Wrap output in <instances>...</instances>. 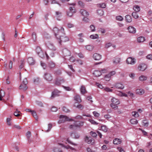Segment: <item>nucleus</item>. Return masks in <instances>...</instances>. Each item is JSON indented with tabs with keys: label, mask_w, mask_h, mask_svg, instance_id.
<instances>
[{
	"label": "nucleus",
	"mask_w": 152,
	"mask_h": 152,
	"mask_svg": "<svg viewBox=\"0 0 152 152\" xmlns=\"http://www.w3.org/2000/svg\"><path fill=\"white\" fill-rule=\"evenodd\" d=\"M116 19L118 21H122L123 20V18L121 16L119 15L116 17Z\"/></svg>",
	"instance_id": "de8ad7c7"
},
{
	"label": "nucleus",
	"mask_w": 152,
	"mask_h": 152,
	"mask_svg": "<svg viewBox=\"0 0 152 152\" xmlns=\"http://www.w3.org/2000/svg\"><path fill=\"white\" fill-rule=\"evenodd\" d=\"M61 72L60 70H57L54 73V74L56 75H58L61 74Z\"/></svg>",
	"instance_id": "680f3d73"
},
{
	"label": "nucleus",
	"mask_w": 152,
	"mask_h": 152,
	"mask_svg": "<svg viewBox=\"0 0 152 152\" xmlns=\"http://www.w3.org/2000/svg\"><path fill=\"white\" fill-rule=\"evenodd\" d=\"M53 151L54 152H62L61 150L57 147L54 148L53 149Z\"/></svg>",
	"instance_id": "49530a36"
},
{
	"label": "nucleus",
	"mask_w": 152,
	"mask_h": 152,
	"mask_svg": "<svg viewBox=\"0 0 152 152\" xmlns=\"http://www.w3.org/2000/svg\"><path fill=\"white\" fill-rule=\"evenodd\" d=\"M44 78L45 80L48 81H50L53 79V76L51 74L47 73L45 74Z\"/></svg>",
	"instance_id": "0eeeda50"
},
{
	"label": "nucleus",
	"mask_w": 152,
	"mask_h": 152,
	"mask_svg": "<svg viewBox=\"0 0 152 152\" xmlns=\"http://www.w3.org/2000/svg\"><path fill=\"white\" fill-rule=\"evenodd\" d=\"M57 38L59 39L58 42L60 44H61V42H66L69 40V38L67 37L64 36H59V38L58 37Z\"/></svg>",
	"instance_id": "1a4fd4ad"
},
{
	"label": "nucleus",
	"mask_w": 152,
	"mask_h": 152,
	"mask_svg": "<svg viewBox=\"0 0 152 152\" xmlns=\"http://www.w3.org/2000/svg\"><path fill=\"white\" fill-rule=\"evenodd\" d=\"M111 101L112 102L111 104H120V102L119 100L115 98H113Z\"/></svg>",
	"instance_id": "4be33fe9"
},
{
	"label": "nucleus",
	"mask_w": 152,
	"mask_h": 152,
	"mask_svg": "<svg viewBox=\"0 0 152 152\" xmlns=\"http://www.w3.org/2000/svg\"><path fill=\"white\" fill-rule=\"evenodd\" d=\"M147 68V65L144 63H141L139 64L138 67V69L140 71H144Z\"/></svg>",
	"instance_id": "9d476101"
},
{
	"label": "nucleus",
	"mask_w": 152,
	"mask_h": 152,
	"mask_svg": "<svg viewBox=\"0 0 152 152\" xmlns=\"http://www.w3.org/2000/svg\"><path fill=\"white\" fill-rule=\"evenodd\" d=\"M13 128H16L18 129H20L21 128V127L18 125H14L13 126Z\"/></svg>",
	"instance_id": "13d9d810"
},
{
	"label": "nucleus",
	"mask_w": 152,
	"mask_h": 152,
	"mask_svg": "<svg viewBox=\"0 0 152 152\" xmlns=\"http://www.w3.org/2000/svg\"><path fill=\"white\" fill-rule=\"evenodd\" d=\"M83 125V122L82 121H77L75 122L73 125H71L69 126V128L72 129H75L77 127L82 126Z\"/></svg>",
	"instance_id": "7ed1b4c3"
},
{
	"label": "nucleus",
	"mask_w": 152,
	"mask_h": 152,
	"mask_svg": "<svg viewBox=\"0 0 152 152\" xmlns=\"http://www.w3.org/2000/svg\"><path fill=\"white\" fill-rule=\"evenodd\" d=\"M117 105V104H111L110 106L112 107L114 109L116 110L118 108V106Z\"/></svg>",
	"instance_id": "3c124183"
},
{
	"label": "nucleus",
	"mask_w": 152,
	"mask_h": 152,
	"mask_svg": "<svg viewBox=\"0 0 152 152\" xmlns=\"http://www.w3.org/2000/svg\"><path fill=\"white\" fill-rule=\"evenodd\" d=\"M121 142V140L120 139L117 138H115L113 140V143L114 144H120Z\"/></svg>",
	"instance_id": "a878e982"
},
{
	"label": "nucleus",
	"mask_w": 152,
	"mask_h": 152,
	"mask_svg": "<svg viewBox=\"0 0 152 152\" xmlns=\"http://www.w3.org/2000/svg\"><path fill=\"white\" fill-rule=\"evenodd\" d=\"M59 118V120L58 121L59 124L64 123L66 121H73V119H69V117L64 115H60Z\"/></svg>",
	"instance_id": "20e7f679"
},
{
	"label": "nucleus",
	"mask_w": 152,
	"mask_h": 152,
	"mask_svg": "<svg viewBox=\"0 0 152 152\" xmlns=\"http://www.w3.org/2000/svg\"><path fill=\"white\" fill-rule=\"evenodd\" d=\"M102 75L100 69L99 70H96V77H99Z\"/></svg>",
	"instance_id": "79ce46f5"
},
{
	"label": "nucleus",
	"mask_w": 152,
	"mask_h": 152,
	"mask_svg": "<svg viewBox=\"0 0 152 152\" xmlns=\"http://www.w3.org/2000/svg\"><path fill=\"white\" fill-rule=\"evenodd\" d=\"M96 86H97L98 88L100 89H102L103 88L102 85L97 83H96Z\"/></svg>",
	"instance_id": "4d7b16f0"
},
{
	"label": "nucleus",
	"mask_w": 152,
	"mask_h": 152,
	"mask_svg": "<svg viewBox=\"0 0 152 152\" xmlns=\"http://www.w3.org/2000/svg\"><path fill=\"white\" fill-rule=\"evenodd\" d=\"M43 35L44 36V37L47 39H48L49 37H50V36H48V34L46 32H44L43 34Z\"/></svg>",
	"instance_id": "bf43d9fd"
},
{
	"label": "nucleus",
	"mask_w": 152,
	"mask_h": 152,
	"mask_svg": "<svg viewBox=\"0 0 152 152\" xmlns=\"http://www.w3.org/2000/svg\"><path fill=\"white\" fill-rule=\"evenodd\" d=\"M143 125L145 126H148V122L145 120H143L142 121Z\"/></svg>",
	"instance_id": "864d4df0"
},
{
	"label": "nucleus",
	"mask_w": 152,
	"mask_h": 152,
	"mask_svg": "<svg viewBox=\"0 0 152 152\" xmlns=\"http://www.w3.org/2000/svg\"><path fill=\"white\" fill-rule=\"evenodd\" d=\"M125 20L127 22L130 23L132 21V19L131 16L127 15L125 16Z\"/></svg>",
	"instance_id": "bb28decb"
},
{
	"label": "nucleus",
	"mask_w": 152,
	"mask_h": 152,
	"mask_svg": "<svg viewBox=\"0 0 152 152\" xmlns=\"http://www.w3.org/2000/svg\"><path fill=\"white\" fill-rule=\"evenodd\" d=\"M111 76L110 74H108L106 75L104 77V80L106 81H109L110 80Z\"/></svg>",
	"instance_id": "58836bf2"
},
{
	"label": "nucleus",
	"mask_w": 152,
	"mask_h": 152,
	"mask_svg": "<svg viewBox=\"0 0 152 152\" xmlns=\"http://www.w3.org/2000/svg\"><path fill=\"white\" fill-rule=\"evenodd\" d=\"M31 132L30 131H28L26 133V137L28 140L29 141L30 137L31 136Z\"/></svg>",
	"instance_id": "8fccbe9b"
},
{
	"label": "nucleus",
	"mask_w": 152,
	"mask_h": 152,
	"mask_svg": "<svg viewBox=\"0 0 152 152\" xmlns=\"http://www.w3.org/2000/svg\"><path fill=\"white\" fill-rule=\"evenodd\" d=\"M51 111L53 112H56L57 110L58 109L55 106H53L51 108Z\"/></svg>",
	"instance_id": "6e6d98bb"
},
{
	"label": "nucleus",
	"mask_w": 152,
	"mask_h": 152,
	"mask_svg": "<svg viewBox=\"0 0 152 152\" xmlns=\"http://www.w3.org/2000/svg\"><path fill=\"white\" fill-rule=\"evenodd\" d=\"M133 9L136 12H138L140 10V7L138 5H135L133 7Z\"/></svg>",
	"instance_id": "72a5a7b5"
},
{
	"label": "nucleus",
	"mask_w": 152,
	"mask_h": 152,
	"mask_svg": "<svg viewBox=\"0 0 152 152\" xmlns=\"http://www.w3.org/2000/svg\"><path fill=\"white\" fill-rule=\"evenodd\" d=\"M97 5L98 7L102 8H105L106 6V4L104 3L98 4Z\"/></svg>",
	"instance_id": "2f4dec72"
},
{
	"label": "nucleus",
	"mask_w": 152,
	"mask_h": 152,
	"mask_svg": "<svg viewBox=\"0 0 152 152\" xmlns=\"http://www.w3.org/2000/svg\"><path fill=\"white\" fill-rule=\"evenodd\" d=\"M55 17L58 20H60V18L62 16V12L60 11H56L55 12L54 15Z\"/></svg>",
	"instance_id": "4468645a"
},
{
	"label": "nucleus",
	"mask_w": 152,
	"mask_h": 152,
	"mask_svg": "<svg viewBox=\"0 0 152 152\" xmlns=\"http://www.w3.org/2000/svg\"><path fill=\"white\" fill-rule=\"evenodd\" d=\"M121 59L120 58L116 57L114 58L113 60V63L114 64H117L120 62Z\"/></svg>",
	"instance_id": "6ab92c4d"
},
{
	"label": "nucleus",
	"mask_w": 152,
	"mask_h": 152,
	"mask_svg": "<svg viewBox=\"0 0 152 152\" xmlns=\"http://www.w3.org/2000/svg\"><path fill=\"white\" fill-rule=\"evenodd\" d=\"M63 52L65 56H69L71 54L70 52L66 49H64L63 51Z\"/></svg>",
	"instance_id": "aec40b11"
},
{
	"label": "nucleus",
	"mask_w": 152,
	"mask_h": 152,
	"mask_svg": "<svg viewBox=\"0 0 152 152\" xmlns=\"http://www.w3.org/2000/svg\"><path fill=\"white\" fill-rule=\"evenodd\" d=\"M101 56L97 53H96V60H99L101 58Z\"/></svg>",
	"instance_id": "a18cd8bd"
},
{
	"label": "nucleus",
	"mask_w": 152,
	"mask_h": 152,
	"mask_svg": "<svg viewBox=\"0 0 152 152\" xmlns=\"http://www.w3.org/2000/svg\"><path fill=\"white\" fill-rule=\"evenodd\" d=\"M60 145H62L65 148H66L67 149H70L72 150H75V149L74 148H72L70 146H64L63 145H62V144H60Z\"/></svg>",
	"instance_id": "c03bdc74"
},
{
	"label": "nucleus",
	"mask_w": 152,
	"mask_h": 152,
	"mask_svg": "<svg viewBox=\"0 0 152 152\" xmlns=\"http://www.w3.org/2000/svg\"><path fill=\"white\" fill-rule=\"evenodd\" d=\"M36 51L39 56L41 58H43L44 57V53L42 51L41 48L39 47H37L36 49Z\"/></svg>",
	"instance_id": "6e6552de"
},
{
	"label": "nucleus",
	"mask_w": 152,
	"mask_h": 152,
	"mask_svg": "<svg viewBox=\"0 0 152 152\" xmlns=\"http://www.w3.org/2000/svg\"><path fill=\"white\" fill-rule=\"evenodd\" d=\"M64 28H61L60 30H58V29L56 27H55L53 29V31L54 32L57 38H58L57 36L60 34L61 33L63 32L64 31Z\"/></svg>",
	"instance_id": "423d86ee"
},
{
	"label": "nucleus",
	"mask_w": 152,
	"mask_h": 152,
	"mask_svg": "<svg viewBox=\"0 0 152 152\" xmlns=\"http://www.w3.org/2000/svg\"><path fill=\"white\" fill-rule=\"evenodd\" d=\"M97 13L100 16H102L104 14V12L102 10L99 9L97 10Z\"/></svg>",
	"instance_id": "c756f323"
},
{
	"label": "nucleus",
	"mask_w": 152,
	"mask_h": 152,
	"mask_svg": "<svg viewBox=\"0 0 152 152\" xmlns=\"http://www.w3.org/2000/svg\"><path fill=\"white\" fill-rule=\"evenodd\" d=\"M132 116L135 118L138 117L139 115L137 112L133 111L132 113Z\"/></svg>",
	"instance_id": "e433bc0d"
},
{
	"label": "nucleus",
	"mask_w": 152,
	"mask_h": 152,
	"mask_svg": "<svg viewBox=\"0 0 152 152\" xmlns=\"http://www.w3.org/2000/svg\"><path fill=\"white\" fill-rule=\"evenodd\" d=\"M137 40L139 43L143 42L145 41V38L144 37L141 36L137 38Z\"/></svg>",
	"instance_id": "cd10ccee"
},
{
	"label": "nucleus",
	"mask_w": 152,
	"mask_h": 152,
	"mask_svg": "<svg viewBox=\"0 0 152 152\" xmlns=\"http://www.w3.org/2000/svg\"><path fill=\"white\" fill-rule=\"evenodd\" d=\"M28 83L27 80L26 78H24L23 81L22 83L19 86V89L25 91L27 89L26 85Z\"/></svg>",
	"instance_id": "39448f33"
},
{
	"label": "nucleus",
	"mask_w": 152,
	"mask_h": 152,
	"mask_svg": "<svg viewBox=\"0 0 152 152\" xmlns=\"http://www.w3.org/2000/svg\"><path fill=\"white\" fill-rule=\"evenodd\" d=\"M69 61L71 62H74L75 61V59L74 57L72 56L70 58Z\"/></svg>",
	"instance_id": "69168bd1"
},
{
	"label": "nucleus",
	"mask_w": 152,
	"mask_h": 152,
	"mask_svg": "<svg viewBox=\"0 0 152 152\" xmlns=\"http://www.w3.org/2000/svg\"><path fill=\"white\" fill-rule=\"evenodd\" d=\"M127 63L128 64H134L135 63V61L134 59H132L131 57L128 58L126 60Z\"/></svg>",
	"instance_id": "dca6fc26"
},
{
	"label": "nucleus",
	"mask_w": 152,
	"mask_h": 152,
	"mask_svg": "<svg viewBox=\"0 0 152 152\" xmlns=\"http://www.w3.org/2000/svg\"><path fill=\"white\" fill-rule=\"evenodd\" d=\"M48 66L50 68H53L55 66V64L53 61H50L48 63Z\"/></svg>",
	"instance_id": "b1692460"
},
{
	"label": "nucleus",
	"mask_w": 152,
	"mask_h": 152,
	"mask_svg": "<svg viewBox=\"0 0 152 152\" xmlns=\"http://www.w3.org/2000/svg\"><path fill=\"white\" fill-rule=\"evenodd\" d=\"M98 129L106 132L107 131V128L106 126L100 124L99 125Z\"/></svg>",
	"instance_id": "ddd939ff"
},
{
	"label": "nucleus",
	"mask_w": 152,
	"mask_h": 152,
	"mask_svg": "<svg viewBox=\"0 0 152 152\" xmlns=\"http://www.w3.org/2000/svg\"><path fill=\"white\" fill-rule=\"evenodd\" d=\"M64 82V80L61 78H57L55 80V84L57 86H59L62 83Z\"/></svg>",
	"instance_id": "f8f14e48"
},
{
	"label": "nucleus",
	"mask_w": 152,
	"mask_h": 152,
	"mask_svg": "<svg viewBox=\"0 0 152 152\" xmlns=\"http://www.w3.org/2000/svg\"><path fill=\"white\" fill-rule=\"evenodd\" d=\"M96 133H97V134L96 135V136L98 135L99 137L100 138H102V134L100 132H99V131H96Z\"/></svg>",
	"instance_id": "052dcab7"
},
{
	"label": "nucleus",
	"mask_w": 152,
	"mask_h": 152,
	"mask_svg": "<svg viewBox=\"0 0 152 152\" xmlns=\"http://www.w3.org/2000/svg\"><path fill=\"white\" fill-rule=\"evenodd\" d=\"M31 114L35 118L36 120H37L38 117L36 112H35L34 111H32L31 113Z\"/></svg>",
	"instance_id": "ea45409f"
},
{
	"label": "nucleus",
	"mask_w": 152,
	"mask_h": 152,
	"mask_svg": "<svg viewBox=\"0 0 152 152\" xmlns=\"http://www.w3.org/2000/svg\"><path fill=\"white\" fill-rule=\"evenodd\" d=\"M61 92L57 90H54L52 92L51 98H53L56 96H58L59 95V94Z\"/></svg>",
	"instance_id": "f3484780"
},
{
	"label": "nucleus",
	"mask_w": 152,
	"mask_h": 152,
	"mask_svg": "<svg viewBox=\"0 0 152 152\" xmlns=\"http://www.w3.org/2000/svg\"><path fill=\"white\" fill-rule=\"evenodd\" d=\"M90 135L91 137H86L85 141L88 144L93 145L95 141L94 139L91 138V137H93L94 138H95V132L93 131H91L90 132Z\"/></svg>",
	"instance_id": "f257e3e1"
},
{
	"label": "nucleus",
	"mask_w": 152,
	"mask_h": 152,
	"mask_svg": "<svg viewBox=\"0 0 152 152\" xmlns=\"http://www.w3.org/2000/svg\"><path fill=\"white\" fill-rule=\"evenodd\" d=\"M46 44L47 45L48 47L50 49L53 50H56V48L50 42L48 41Z\"/></svg>",
	"instance_id": "9b49d317"
},
{
	"label": "nucleus",
	"mask_w": 152,
	"mask_h": 152,
	"mask_svg": "<svg viewBox=\"0 0 152 152\" xmlns=\"http://www.w3.org/2000/svg\"><path fill=\"white\" fill-rule=\"evenodd\" d=\"M5 92H4L2 91V90H1L0 92V100L1 101L2 100V98L3 97L5 96Z\"/></svg>",
	"instance_id": "4c0bfd02"
},
{
	"label": "nucleus",
	"mask_w": 152,
	"mask_h": 152,
	"mask_svg": "<svg viewBox=\"0 0 152 152\" xmlns=\"http://www.w3.org/2000/svg\"><path fill=\"white\" fill-rule=\"evenodd\" d=\"M78 4L81 7H83L84 6V3L81 1H79L78 2Z\"/></svg>",
	"instance_id": "e2e57ef3"
},
{
	"label": "nucleus",
	"mask_w": 152,
	"mask_h": 152,
	"mask_svg": "<svg viewBox=\"0 0 152 152\" xmlns=\"http://www.w3.org/2000/svg\"><path fill=\"white\" fill-rule=\"evenodd\" d=\"M32 37L33 39L35 41L37 39L36 34L35 32H33L32 34Z\"/></svg>",
	"instance_id": "09e8293b"
},
{
	"label": "nucleus",
	"mask_w": 152,
	"mask_h": 152,
	"mask_svg": "<svg viewBox=\"0 0 152 152\" xmlns=\"http://www.w3.org/2000/svg\"><path fill=\"white\" fill-rule=\"evenodd\" d=\"M74 100L78 102H80L82 100L80 96L79 95H77L74 97Z\"/></svg>",
	"instance_id": "393cba45"
},
{
	"label": "nucleus",
	"mask_w": 152,
	"mask_h": 152,
	"mask_svg": "<svg viewBox=\"0 0 152 152\" xmlns=\"http://www.w3.org/2000/svg\"><path fill=\"white\" fill-rule=\"evenodd\" d=\"M80 12L83 16L85 17H87L89 15L88 12L83 9H81L80 10Z\"/></svg>",
	"instance_id": "5701e85b"
},
{
	"label": "nucleus",
	"mask_w": 152,
	"mask_h": 152,
	"mask_svg": "<svg viewBox=\"0 0 152 152\" xmlns=\"http://www.w3.org/2000/svg\"><path fill=\"white\" fill-rule=\"evenodd\" d=\"M11 116H9L7 118V124L9 126H10L11 125V123L10 122L11 121Z\"/></svg>",
	"instance_id": "f704fd0d"
},
{
	"label": "nucleus",
	"mask_w": 152,
	"mask_h": 152,
	"mask_svg": "<svg viewBox=\"0 0 152 152\" xmlns=\"http://www.w3.org/2000/svg\"><path fill=\"white\" fill-rule=\"evenodd\" d=\"M117 149L119 152H125L124 150L121 147H119L117 148Z\"/></svg>",
	"instance_id": "774afa93"
},
{
	"label": "nucleus",
	"mask_w": 152,
	"mask_h": 152,
	"mask_svg": "<svg viewBox=\"0 0 152 152\" xmlns=\"http://www.w3.org/2000/svg\"><path fill=\"white\" fill-rule=\"evenodd\" d=\"M28 62L29 65H33L35 64V62L33 58L32 57H29L28 58Z\"/></svg>",
	"instance_id": "2eb2a0df"
},
{
	"label": "nucleus",
	"mask_w": 152,
	"mask_h": 152,
	"mask_svg": "<svg viewBox=\"0 0 152 152\" xmlns=\"http://www.w3.org/2000/svg\"><path fill=\"white\" fill-rule=\"evenodd\" d=\"M147 78V77L146 76L144 75H141L139 77V80L142 81H143L146 80Z\"/></svg>",
	"instance_id": "c85d7f7f"
},
{
	"label": "nucleus",
	"mask_w": 152,
	"mask_h": 152,
	"mask_svg": "<svg viewBox=\"0 0 152 152\" xmlns=\"http://www.w3.org/2000/svg\"><path fill=\"white\" fill-rule=\"evenodd\" d=\"M75 3H73L70 4L72 5L73 7H70L69 8V10L67 12V15L69 17H72L74 13L76 12V10L75 7H74L75 5Z\"/></svg>",
	"instance_id": "f03ea898"
},
{
	"label": "nucleus",
	"mask_w": 152,
	"mask_h": 152,
	"mask_svg": "<svg viewBox=\"0 0 152 152\" xmlns=\"http://www.w3.org/2000/svg\"><path fill=\"white\" fill-rule=\"evenodd\" d=\"M22 113L20 111H18L17 109H16V111H15L14 113V115L18 117L19 116H21Z\"/></svg>",
	"instance_id": "473e14b6"
},
{
	"label": "nucleus",
	"mask_w": 152,
	"mask_h": 152,
	"mask_svg": "<svg viewBox=\"0 0 152 152\" xmlns=\"http://www.w3.org/2000/svg\"><path fill=\"white\" fill-rule=\"evenodd\" d=\"M94 47L91 45H88L86 46V49L89 51L92 50L94 49Z\"/></svg>",
	"instance_id": "a19ab883"
},
{
	"label": "nucleus",
	"mask_w": 152,
	"mask_h": 152,
	"mask_svg": "<svg viewBox=\"0 0 152 152\" xmlns=\"http://www.w3.org/2000/svg\"><path fill=\"white\" fill-rule=\"evenodd\" d=\"M21 65L19 66V67L20 69H22L24 66L25 62L24 60H21Z\"/></svg>",
	"instance_id": "5fc2aeb1"
},
{
	"label": "nucleus",
	"mask_w": 152,
	"mask_h": 152,
	"mask_svg": "<svg viewBox=\"0 0 152 152\" xmlns=\"http://www.w3.org/2000/svg\"><path fill=\"white\" fill-rule=\"evenodd\" d=\"M127 29L129 32L130 33L134 34L136 32V29L132 26H129Z\"/></svg>",
	"instance_id": "a211bd4d"
},
{
	"label": "nucleus",
	"mask_w": 152,
	"mask_h": 152,
	"mask_svg": "<svg viewBox=\"0 0 152 152\" xmlns=\"http://www.w3.org/2000/svg\"><path fill=\"white\" fill-rule=\"evenodd\" d=\"M146 58L147 59L152 60V54H148L146 56Z\"/></svg>",
	"instance_id": "0e129e2a"
},
{
	"label": "nucleus",
	"mask_w": 152,
	"mask_h": 152,
	"mask_svg": "<svg viewBox=\"0 0 152 152\" xmlns=\"http://www.w3.org/2000/svg\"><path fill=\"white\" fill-rule=\"evenodd\" d=\"M80 92L83 94H84L86 92V88L84 86H81L80 88Z\"/></svg>",
	"instance_id": "7c9ffc66"
},
{
	"label": "nucleus",
	"mask_w": 152,
	"mask_h": 152,
	"mask_svg": "<svg viewBox=\"0 0 152 152\" xmlns=\"http://www.w3.org/2000/svg\"><path fill=\"white\" fill-rule=\"evenodd\" d=\"M62 110L64 112L66 113L68 112L69 111V110H68L66 107L64 106L63 107Z\"/></svg>",
	"instance_id": "603ef678"
},
{
	"label": "nucleus",
	"mask_w": 152,
	"mask_h": 152,
	"mask_svg": "<svg viewBox=\"0 0 152 152\" xmlns=\"http://www.w3.org/2000/svg\"><path fill=\"white\" fill-rule=\"evenodd\" d=\"M130 122L132 124H135L138 123V121L135 118H132L130 120Z\"/></svg>",
	"instance_id": "c9c22d12"
},
{
	"label": "nucleus",
	"mask_w": 152,
	"mask_h": 152,
	"mask_svg": "<svg viewBox=\"0 0 152 152\" xmlns=\"http://www.w3.org/2000/svg\"><path fill=\"white\" fill-rule=\"evenodd\" d=\"M114 87L119 89H123L124 86L122 84L118 83L115 84Z\"/></svg>",
	"instance_id": "412c9836"
},
{
	"label": "nucleus",
	"mask_w": 152,
	"mask_h": 152,
	"mask_svg": "<svg viewBox=\"0 0 152 152\" xmlns=\"http://www.w3.org/2000/svg\"><path fill=\"white\" fill-rule=\"evenodd\" d=\"M132 15L133 17L135 19H137L139 17V16L137 15V12H133L132 13Z\"/></svg>",
	"instance_id": "37998d69"
},
{
	"label": "nucleus",
	"mask_w": 152,
	"mask_h": 152,
	"mask_svg": "<svg viewBox=\"0 0 152 152\" xmlns=\"http://www.w3.org/2000/svg\"><path fill=\"white\" fill-rule=\"evenodd\" d=\"M90 28L91 30V31H94L95 30V27L94 26L91 25L90 26Z\"/></svg>",
	"instance_id": "338daca9"
}]
</instances>
